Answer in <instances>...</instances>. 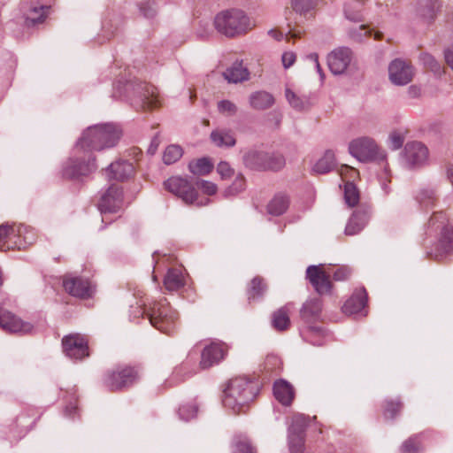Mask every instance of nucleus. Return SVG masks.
<instances>
[{"mask_svg": "<svg viewBox=\"0 0 453 453\" xmlns=\"http://www.w3.org/2000/svg\"><path fill=\"white\" fill-rule=\"evenodd\" d=\"M259 390L260 384L255 378H233L223 391V404L234 414L246 413L250 403L257 397Z\"/></svg>", "mask_w": 453, "mask_h": 453, "instance_id": "obj_1", "label": "nucleus"}, {"mask_svg": "<svg viewBox=\"0 0 453 453\" xmlns=\"http://www.w3.org/2000/svg\"><path fill=\"white\" fill-rule=\"evenodd\" d=\"M122 135L120 127L113 123L88 127L76 142V150H103L114 147Z\"/></svg>", "mask_w": 453, "mask_h": 453, "instance_id": "obj_2", "label": "nucleus"}, {"mask_svg": "<svg viewBox=\"0 0 453 453\" xmlns=\"http://www.w3.org/2000/svg\"><path fill=\"white\" fill-rule=\"evenodd\" d=\"M216 30L226 37H234L246 34L251 29L249 17L241 10L222 11L214 19Z\"/></svg>", "mask_w": 453, "mask_h": 453, "instance_id": "obj_3", "label": "nucleus"}, {"mask_svg": "<svg viewBox=\"0 0 453 453\" xmlns=\"http://www.w3.org/2000/svg\"><path fill=\"white\" fill-rule=\"evenodd\" d=\"M447 217L442 211L434 212L429 219L428 226L433 227L438 224L441 232L438 242L431 248L426 247V256L435 260H441L453 251V226L444 225Z\"/></svg>", "mask_w": 453, "mask_h": 453, "instance_id": "obj_4", "label": "nucleus"}, {"mask_svg": "<svg viewBox=\"0 0 453 453\" xmlns=\"http://www.w3.org/2000/svg\"><path fill=\"white\" fill-rule=\"evenodd\" d=\"M125 93L131 96L132 105L136 110H151L157 106L156 88L139 80L127 81L124 86Z\"/></svg>", "mask_w": 453, "mask_h": 453, "instance_id": "obj_5", "label": "nucleus"}, {"mask_svg": "<svg viewBox=\"0 0 453 453\" xmlns=\"http://www.w3.org/2000/svg\"><path fill=\"white\" fill-rule=\"evenodd\" d=\"M150 324L165 334H170L178 319V313L167 303L166 299L154 302L144 311Z\"/></svg>", "mask_w": 453, "mask_h": 453, "instance_id": "obj_6", "label": "nucleus"}, {"mask_svg": "<svg viewBox=\"0 0 453 453\" xmlns=\"http://www.w3.org/2000/svg\"><path fill=\"white\" fill-rule=\"evenodd\" d=\"M349 153L360 162L367 163L372 161L383 162L387 155L375 142L367 136L352 140L349 144Z\"/></svg>", "mask_w": 453, "mask_h": 453, "instance_id": "obj_7", "label": "nucleus"}, {"mask_svg": "<svg viewBox=\"0 0 453 453\" xmlns=\"http://www.w3.org/2000/svg\"><path fill=\"white\" fill-rule=\"evenodd\" d=\"M243 164L254 171H279L285 165V158L279 153L250 150L243 155Z\"/></svg>", "mask_w": 453, "mask_h": 453, "instance_id": "obj_8", "label": "nucleus"}, {"mask_svg": "<svg viewBox=\"0 0 453 453\" xmlns=\"http://www.w3.org/2000/svg\"><path fill=\"white\" fill-rule=\"evenodd\" d=\"M140 380L139 371L134 366H118L106 372L104 384L111 391H119L132 387Z\"/></svg>", "mask_w": 453, "mask_h": 453, "instance_id": "obj_9", "label": "nucleus"}, {"mask_svg": "<svg viewBox=\"0 0 453 453\" xmlns=\"http://www.w3.org/2000/svg\"><path fill=\"white\" fill-rule=\"evenodd\" d=\"M165 188L180 198L186 204H196L203 206L209 203L206 198L205 202H198V192L191 181L180 176H173L164 182Z\"/></svg>", "mask_w": 453, "mask_h": 453, "instance_id": "obj_10", "label": "nucleus"}, {"mask_svg": "<svg viewBox=\"0 0 453 453\" xmlns=\"http://www.w3.org/2000/svg\"><path fill=\"white\" fill-rule=\"evenodd\" d=\"M97 168L96 165V157L88 154V157H72L63 168V176L66 179L76 180L83 176H88Z\"/></svg>", "mask_w": 453, "mask_h": 453, "instance_id": "obj_11", "label": "nucleus"}, {"mask_svg": "<svg viewBox=\"0 0 453 453\" xmlns=\"http://www.w3.org/2000/svg\"><path fill=\"white\" fill-rule=\"evenodd\" d=\"M62 347L64 353L70 358L82 359L89 355L88 340L80 334L65 336Z\"/></svg>", "mask_w": 453, "mask_h": 453, "instance_id": "obj_12", "label": "nucleus"}, {"mask_svg": "<svg viewBox=\"0 0 453 453\" xmlns=\"http://www.w3.org/2000/svg\"><path fill=\"white\" fill-rule=\"evenodd\" d=\"M414 70L412 65L401 58L394 59L388 65L390 81L397 86H403L412 81Z\"/></svg>", "mask_w": 453, "mask_h": 453, "instance_id": "obj_13", "label": "nucleus"}, {"mask_svg": "<svg viewBox=\"0 0 453 453\" xmlns=\"http://www.w3.org/2000/svg\"><path fill=\"white\" fill-rule=\"evenodd\" d=\"M320 265H310L306 269V278L319 295H327L331 293L333 283L330 275L326 273Z\"/></svg>", "mask_w": 453, "mask_h": 453, "instance_id": "obj_14", "label": "nucleus"}, {"mask_svg": "<svg viewBox=\"0 0 453 453\" xmlns=\"http://www.w3.org/2000/svg\"><path fill=\"white\" fill-rule=\"evenodd\" d=\"M353 52L349 47L342 46L332 50L327 56V65L332 73L342 74L352 60Z\"/></svg>", "mask_w": 453, "mask_h": 453, "instance_id": "obj_15", "label": "nucleus"}, {"mask_svg": "<svg viewBox=\"0 0 453 453\" xmlns=\"http://www.w3.org/2000/svg\"><path fill=\"white\" fill-rule=\"evenodd\" d=\"M122 203L123 192L121 188L117 185H111L101 196L97 206L101 213H115L121 209Z\"/></svg>", "mask_w": 453, "mask_h": 453, "instance_id": "obj_16", "label": "nucleus"}, {"mask_svg": "<svg viewBox=\"0 0 453 453\" xmlns=\"http://www.w3.org/2000/svg\"><path fill=\"white\" fill-rule=\"evenodd\" d=\"M0 327L10 333L29 334L33 331V325L25 322L12 312L0 309Z\"/></svg>", "mask_w": 453, "mask_h": 453, "instance_id": "obj_17", "label": "nucleus"}, {"mask_svg": "<svg viewBox=\"0 0 453 453\" xmlns=\"http://www.w3.org/2000/svg\"><path fill=\"white\" fill-rule=\"evenodd\" d=\"M63 287L69 295L75 297L84 299L91 296L90 283L82 277L65 275L63 278Z\"/></svg>", "mask_w": 453, "mask_h": 453, "instance_id": "obj_18", "label": "nucleus"}, {"mask_svg": "<svg viewBox=\"0 0 453 453\" xmlns=\"http://www.w3.org/2000/svg\"><path fill=\"white\" fill-rule=\"evenodd\" d=\"M428 150L419 142H407L404 147L403 158L408 167L422 165L427 158Z\"/></svg>", "mask_w": 453, "mask_h": 453, "instance_id": "obj_19", "label": "nucleus"}, {"mask_svg": "<svg viewBox=\"0 0 453 453\" xmlns=\"http://www.w3.org/2000/svg\"><path fill=\"white\" fill-rule=\"evenodd\" d=\"M226 349L220 343L212 342L203 348L201 354L200 366L208 369L218 365L225 357Z\"/></svg>", "mask_w": 453, "mask_h": 453, "instance_id": "obj_20", "label": "nucleus"}, {"mask_svg": "<svg viewBox=\"0 0 453 453\" xmlns=\"http://www.w3.org/2000/svg\"><path fill=\"white\" fill-rule=\"evenodd\" d=\"M371 211L368 207H360L357 209L349 218L346 227V235H355L360 233L370 219Z\"/></svg>", "mask_w": 453, "mask_h": 453, "instance_id": "obj_21", "label": "nucleus"}, {"mask_svg": "<svg viewBox=\"0 0 453 453\" xmlns=\"http://www.w3.org/2000/svg\"><path fill=\"white\" fill-rule=\"evenodd\" d=\"M48 9V5L38 4L35 0H30L24 13L25 25L31 27L42 23L47 17Z\"/></svg>", "mask_w": 453, "mask_h": 453, "instance_id": "obj_22", "label": "nucleus"}, {"mask_svg": "<svg viewBox=\"0 0 453 453\" xmlns=\"http://www.w3.org/2000/svg\"><path fill=\"white\" fill-rule=\"evenodd\" d=\"M106 176L110 180L124 181L131 178L134 173V167L131 162L119 160L111 163L105 170Z\"/></svg>", "mask_w": 453, "mask_h": 453, "instance_id": "obj_23", "label": "nucleus"}, {"mask_svg": "<svg viewBox=\"0 0 453 453\" xmlns=\"http://www.w3.org/2000/svg\"><path fill=\"white\" fill-rule=\"evenodd\" d=\"M322 311V300L315 297L307 300L300 310L301 319L307 324L317 321Z\"/></svg>", "mask_w": 453, "mask_h": 453, "instance_id": "obj_24", "label": "nucleus"}, {"mask_svg": "<svg viewBox=\"0 0 453 453\" xmlns=\"http://www.w3.org/2000/svg\"><path fill=\"white\" fill-rule=\"evenodd\" d=\"M367 303V293L365 288L356 290L353 295L345 302L342 311L345 314L352 315L361 311Z\"/></svg>", "mask_w": 453, "mask_h": 453, "instance_id": "obj_25", "label": "nucleus"}, {"mask_svg": "<svg viewBox=\"0 0 453 453\" xmlns=\"http://www.w3.org/2000/svg\"><path fill=\"white\" fill-rule=\"evenodd\" d=\"M273 395L275 398L285 406H289L295 397L294 388L284 380L275 381L273 384Z\"/></svg>", "mask_w": 453, "mask_h": 453, "instance_id": "obj_26", "label": "nucleus"}, {"mask_svg": "<svg viewBox=\"0 0 453 453\" xmlns=\"http://www.w3.org/2000/svg\"><path fill=\"white\" fill-rule=\"evenodd\" d=\"M289 203V196L285 193L280 192L267 204V212L273 216H280L287 211Z\"/></svg>", "mask_w": 453, "mask_h": 453, "instance_id": "obj_27", "label": "nucleus"}, {"mask_svg": "<svg viewBox=\"0 0 453 453\" xmlns=\"http://www.w3.org/2000/svg\"><path fill=\"white\" fill-rule=\"evenodd\" d=\"M249 102L254 110L263 111L273 105L274 97L266 91H256L250 94Z\"/></svg>", "mask_w": 453, "mask_h": 453, "instance_id": "obj_28", "label": "nucleus"}, {"mask_svg": "<svg viewBox=\"0 0 453 453\" xmlns=\"http://www.w3.org/2000/svg\"><path fill=\"white\" fill-rule=\"evenodd\" d=\"M223 75L228 82L237 83L248 80L250 73L242 62H235L224 72Z\"/></svg>", "mask_w": 453, "mask_h": 453, "instance_id": "obj_29", "label": "nucleus"}, {"mask_svg": "<svg viewBox=\"0 0 453 453\" xmlns=\"http://www.w3.org/2000/svg\"><path fill=\"white\" fill-rule=\"evenodd\" d=\"M267 291V285L265 280L260 276L254 277L247 288L248 300L251 301L261 299Z\"/></svg>", "mask_w": 453, "mask_h": 453, "instance_id": "obj_30", "label": "nucleus"}, {"mask_svg": "<svg viewBox=\"0 0 453 453\" xmlns=\"http://www.w3.org/2000/svg\"><path fill=\"white\" fill-rule=\"evenodd\" d=\"M363 0H345L344 1V15L345 18L353 22H360L363 20L362 10Z\"/></svg>", "mask_w": 453, "mask_h": 453, "instance_id": "obj_31", "label": "nucleus"}, {"mask_svg": "<svg viewBox=\"0 0 453 453\" xmlns=\"http://www.w3.org/2000/svg\"><path fill=\"white\" fill-rule=\"evenodd\" d=\"M211 140L218 147H233L236 140L232 131L228 129H216L211 133Z\"/></svg>", "mask_w": 453, "mask_h": 453, "instance_id": "obj_32", "label": "nucleus"}, {"mask_svg": "<svg viewBox=\"0 0 453 453\" xmlns=\"http://www.w3.org/2000/svg\"><path fill=\"white\" fill-rule=\"evenodd\" d=\"M335 166V156L333 150H327L313 166V171L319 174L331 172Z\"/></svg>", "mask_w": 453, "mask_h": 453, "instance_id": "obj_33", "label": "nucleus"}, {"mask_svg": "<svg viewBox=\"0 0 453 453\" xmlns=\"http://www.w3.org/2000/svg\"><path fill=\"white\" fill-rule=\"evenodd\" d=\"M164 285L167 290L173 291L184 286V278L181 272L176 268H170L164 279Z\"/></svg>", "mask_w": 453, "mask_h": 453, "instance_id": "obj_34", "label": "nucleus"}, {"mask_svg": "<svg viewBox=\"0 0 453 453\" xmlns=\"http://www.w3.org/2000/svg\"><path fill=\"white\" fill-rule=\"evenodd\" d=\"M272 326L277 331H285L290 326V319L287 307H281L272 314Z\"/></svg>", "mask_w": 453, "mask_h": 453, "instance_id": "obj_35", "label": "nucleus"}, {"mask_svg": "<svg viewBox=\"0 0 453 453\" xmlns=\"http://www.w3.org/2000/svg\"><path fill=\"white\" fill-rule=\"evenodd\" d=\"M439 0H419L418 4V14L426 19H433L439 9Z\"/></svg>", "mask_w": 453, "mask_h": 453, "instance_id": "obj_36", "label": "nucleus"}, {"mask_svg": "<svg viewBox=\"0 0 453 453\" xmlns=\"http://www.w3.org/2000/svg\"><path fill=\"white\" fill-rule=\"evenodd\" d=\"M424 447L420 434H413L406 439L399 447L400 453H422Z\"/></svg>", "mask_w": 453, "mask_h": 453, "instance_id": "obj_37", "label": "nucleus"}, {"mask_svg": "<svg viewBox=\"0 0 453 453\" xmlns=\"http://www.w3.org/2000/svg\"><path fill=\"white\" fill-rule=\"evenodd\" d=\"M232 447L233 453H257L256 447L246 436H235L233 440Z\"/></svg>", "mask_w": 453, "mask_h": 453, "instance_id": "obj_38", "label": "nucleus"}, {"mask_svg": "<svg viewBox=\"0 0 453 453\" xmlns=\"http://www.w3.org/2000/svg\"><path fill=\"white\" fill-rule=\"evenodd\" d=\"M213 165L206 157H202L188 164L189 171L195 175H206L211 172Z\"/></svg>", "mask_w": 453, "mask_h": 453, "instance_id": "obj_39", "label": "nucleus"}, {"mask_svg": "<svg viewBox=\"0 0 453 453\" xmlns=\"http://www.w3.org/2000/svg\"><path fill=\"white\" fill-rule=\"evenodd\" d=\"M324 330L322 327L309 326L305 331L304 338L314 346H322L324 344Z\"/></svg>", "mask_w": 453, "mask_h": 453, "instance_id": "obj_40", "label": "nucleus"}, {"mask_svg": "<svg viewBox=\"0 0 453 453\" xmlns=\"http://www.w3.org/2000/svg\"><path fill=\"white\" fill-rule=\"evenodd\" d=\"M308 418L302 414L294 416L292 418V423L288 428V434L305 436V431L308 426Z\"/></svg>", "mask_w": 453, "mask_h": 453, "instance_id": "obj_41", "label": "nucleus"}, {"mask_svg": "<svg viewBox=\"0 0 453 453\" xmlns=\"http://www.w3.org/2000/svg\"><path fill=\"white\" fill-rule=\"evenodd\" d=\"M285 96L289 104L296 111H305L310 106L307 98L298 96L295 92H293L289 88H287L285 90Z\"/></svg>", "mask_w": 453, "mask_h": 453, "instance_id": "obj_42", "label": "nucleus"}, {"mask_svg": "<svg viewBox=\"0 0 453 453\" xmlns=\"http://www.w3.org/2000/svg\"><path fill=\"white\" fill-rule=\"evenodd\" d=\"M417 201L422 208L429 209L434 206L436 196L433 189H422L417 196Z\"/></svg>", "mask_w": 453, "mask_h": 453, "instance_id": "obj_43", "label": "nucleus"}, {"mask_svg": "<svg viewBox=\"0 0 453 453\" xmlns=\"http://www.w3.org/2000/svg\"><path fill=\"white\" fill-rule=\"evenodd\" d=\"M183 154L182 148L179 145H169L163 155V161L165 165H171L178 161Z\"/></svg>", "mask_w": 453, "mask_h": 453, "instance_id": "obj_44", "label": "nucleus"}, {"mask_svg": "<svg viewBox=\"0 0 453 453\" xmlns=\"http://www.w3.org/2000/svg\"><path fill=\"white\" fill-rule=\"evenodd\" d=\"M372 35V30L365 25H360L357 27H350L348 30V35L350 40L356 42H362L365 38Z\"/></svg>", "mask_w": 453, "mask_h": 453, "instance_id": "obj_45", "label": "nucleus"}, {"mask_svg": "<svg viewBox=\"0 0 453 453\" xmlns=\"http://www.w3.org/2000/svg\"><path fill=\"white\" fill-rule=\"evenodd\" d=\"M344 199L349 207H354L359 201V192L352 182L344 185Z\"/></svg>", "mask_w": 453, "mask_h": 453, "instance_id": "obj_46", "label": "nucleus"}, {"mask_svg": "<svg viewBox=\"0 0 453 453\" xmlns=\"http://www.w3.org/2000/svg\"><path fill=\"white\" fill-rule=\"evenodd\" d=\"M304 435L288 434V447L290 453H306V447L304 445Z\"/></svg>", "mask_w": 453, "mask_h": 453, "instance_id": "obj_47", "label": "nucleus"}, {"mask_svg": "<svg viewBox=\"0 0 453 453\" xmlns=\"http://www.w3.org/2000/svg\"><path fill=\"white\" fill-rule=\"evenodd\" d=\"M403 403L399 400H387L384 404V417L386 418H395L402 411Z\"/></svg>", "mask_w": 453, "mask_h": 453, "instance_id": "obj_48", "label": "nucleus"}, {"mask_svg": "<svg viewBox=\"0 0 453 453\" xmlns=\"http://www.w3.org/2000/svg\"><path fill=\"white\" fill-rule=\"evenodd\" d=\"M198 405L196 402H191L181 405L179 408V416L181 419L188 421L196 416Z\"/></svg>", "mask_w": 453, "mask_h": 453, "instance_id": "obj_49", "label": "nucleus"}, {"mask_svg": "<svg viewBox=\"0 0 453 453\" xmlns=\"http://www.w3.org/2000/svg\"><path fill=\"white\" fill-rule=\"evenodd\" d=\"M246 188V181L242 174H238L233 183L225 190V196H235L243 191Z\"/></svg>", "mask_w": 453, "mask_h": 453, "instance_id": "obj_50", "label": "nucleus"}, {"mask_svg": "<svg viewBox=\"0 0 453 453\" xmlns=\"http://www.w3.org/2000/svg\"><path fill=\"white\" fill-rule=\"evenodd\" d=\"M316 0H292L293 10L300 15L306 14L314 8Z\"/></svg>", "mask_w": 453, "mask_h": 453, "instance_id": "obj_51", "label": "nucleus"}, {"mask_svg": "<svg viewBox=\"0 0 453 453\" xmlns=\"http://www.w3.org/2000/svg\"><path fill=\"white\" fill-rule=\"evenodd\" d=\"M422 64L433 73H441V65L437 60L429 53H422L419 57Z\"/></svg>", "mask_w": 453, "mask_h": 453, "instance_id": "obj_52", "label": "nucleus"}, {"mask_svg": "<svg viewBox=\"0 0 453 453\" xmlns=\"http://www.w3.org/2000/svg\"><path fill=\"white\" fill-rule=\"evenodd\" d=\"M139 9L142 14L148 19H152L157 14V4L155 0H149L142 2L139 4Z\"/></svg>", "mask_w": 453, "mask_h": 453, "instance_id": "obj_53", "label": "nucleus"}, {"mask_svg": "<svg viewBox=\"0 0 453 453\" xmlns=\"http://www.w3.org/2000/svg\"><path fill=\"white\" fill-rule=\"evenodd\" d=\"M218 110L220 113L234 116L237 112V106L229 100H221L218 103Z\"/></svg>", "mask_w": 453, "mask_h": 453, "instance_id": "obj_54", "label": "nucleus"}, {"mask_svg": "<svg viewBox=\"0 0 453 453\" xmlns=\"http://www.w3.org/2000/svg\"><path fill=\"white\" fill-rule=\"evenodd\" d=\"M196 186L203 190L208 196H212L217 192V186L208 180H200L196 181Z\"/></svg>", "mask_w": 453, "mask_h": 453, "instance_id": "obj_55", "label": "nucleus"}, {"mask_svg": "<svg viewBox=\"0 0 453 453\" xmlns=\"http://www.w3.org/2000/svg\"><path fill=\"white\" fill-rule=\"evenodd\" d=\"M351 269L348 266H341L335 270L333 274V279L336 281L346 280L351 275Z\"/></svg>", "mask_w": 453, "mask_h": 453, "instance_id": "obj_56", "label": "nucleus"}, {"mask_svg": "<svg viewBox=\"0 0 453 453\" xmlns=\"http://www.w3.org/2000/svg\"><path fill=\"white\" fill-rule=\"evenodd\" d=\"M403 142H404V137L399 132H393L389 135L390 147L394 150L400 149L403 146Z\"/></svg>", "mask_w": 453, "mask_h": 453, "instance_id": "obj_57", "label": "nucleus"}, {"mask_svg": "<svg viewBox=\"0 0 453 453\" xmlns=\"http://www.w3.org/2000/svg\"><path fill=\"white\" fill-rule=\"evenodd\" d=\"M217 172L223 179L230 178L234 173V170L231 168L230 165L225 161L219 163Z\"/></svg>", "mask_w": 453, "mask_h": 453, "instance_id": "obj_58", "label": "nucleus"}, {"mask_svg": "<svg viewBox=\"0 0 453 453\" xmlns=\"http://www.w3.org/2000/svg\"><path fill=\"white\" fill-rule=\"evenodd\" d=\"M11 235H15L14 227L8 224H2L0 226V243Z\"/></svg>", "mask_w": 453, "mask_h": 453, "instance_id": "obj_59", "label": "nucleus"}, {"mask_svg": "<svg viewBox=\"0 0 453 453\" xmlns=\"http://www.w3.org/2000/svg\"><path fill=\"white\" fill-rule=\"evenodd\" d=\"M288 32L286 35L287 40L291 39H297L300 38L302 34L303 33V30L301 28H296V25H293L290 21L288 23Z\"/></svg>", "mask_w": 453, "mask_h": 453, "instance_id": "obj_60", "label": "nucleus"}, {"mask_svg": "<svg viewBox=\"0 0 453 453\" xmlns=\"http://www.w3.org/2000/svg\"><path fill=\"white\" fill-rule=\"evenodd\" d=\"M296 56L292 51H286L282 54L281 60L285 68H289L296 62Z\"/></svg>", "mask_w": 453, "mask_h": 453, "instance_id": "obj_61", "label": "nucleus"}, {"mask_svg": "<svg viewBox=\"0 0 453 453\" xmlns=\"http://www.w3.org/2000/svg\"><path fill=\"white\" fill-rule=\"evenodd\" d=\"M421 90L418 86L412 85L409 87L407 94L411 98H417L420 96Z\"/></svg>", "mask_w": 453, "mask_h": 453, "instance_id": "obj_62", "label": "nucleus"}, {"mask_svg": "<svg viewBox=\"0 0 453 453\" xmlns=\"http://www.w3.org/2000/svg\"><path fill=\"white\" fill-rule=\"evenodd\" d=\"M159 142H160V141H159L158 135L156 134L150 142V145L148 149V152L150 154H154L156 152V150H157Z\"/></svg>", "mask_w": 453, "mask_h": 453, "instance_id": "obj_63", "label": "nucleus"}, {"mask_svg": "<svg viewBox=\"0 0 453 453\" xmlns=\"http://www.w3.org/2000/svg\"><path fill=\"white\" fill-rule=\"evenodd\" d=\"M445 60L453 70V47L445 51Z\"/></svg>", "mask_w": 453, "mask_h": 453, "instance_id": "obj_64", "label": "nucleus"}]
</instances>
